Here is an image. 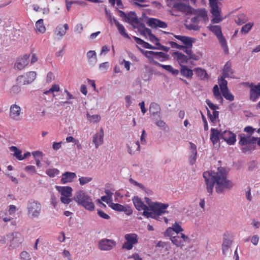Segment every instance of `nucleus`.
<instances>
[{
  "label": "nucleus",
  "instance_id": "f257e3e1",
  "mask_svg": "<svg viewBox=\"0 0 260 260\" xmlns=\"http://www.w3.org/2000/svg\"><path fill=\"white\" fill-rule=\"evenodd\" d=\"M209 195L212 194L215 186L217 193H224L233 187V183L227 178L228 173L224 168H218L216 171L204 172L203 174Z\"/></svg>",
  "mask_w": 260,
  "mask_h": 260
},
{
  "label": "nucleus",
  "instance_id": "f03ea898",
  "mask_svg": "<svg viewBox=\"0 0 260 260\" xmlns=\"http://www.w3.org/2000/svg\"><path fill=\"white\" fill-rule=\"evenodd\" d=\"M74 200L86 210L93 211L94 209V205L91 198L83 190L77 191L74 197Z\"/></svg>",
  "mask_w": 260,
  "mask_h": 260
},
{
  "label": "nucleus",
  "instance_id": "7ed1b4c3",
  "mask_svg": "<svg viewBox=\"0 0 260 260\" xmlns=\"http://www.w3.org/2000/svg\"><path fill=\"white\" fill-rule=\"evenodd\" d=\"M26 211L30 219H38L42 212V205L39 201L31 199L27 203Z\"/></svg>",
  "mask_w": 260,
  "mask_h": 260
},
{
  "label": "nucleus",
  "instance_id": "20e7f679",
  "mask_svg": "<svg viewBox=\"0 0 260 260\" xmlns=\"http://www.w3.org/2000/svg\"><path fill=\"white\" fill-rule=\"evenodd\" d=\"M221 0H209V5L211 7L210 12L212 15L213 18L211 20L212 23H218L222 19L221 18Z\"/></svg>",
  "mask_w": 260,
  "mask_h": 260
},
{
  "label": "nucleus",
  "instance_id": "39448f33",
  "mask_svg": "<svg viewBox=\"0 0 260 260\" xmlns=\"http://www.w3.org/2000/svg\"><path fill=\"white\" fill-rule=\"evenodd\" d=\"M9 242V247L11 249H15L18 247L23 242V238L22 235L19 232H13L7 235Z\"/></svg>",
  "mask_w": 260,
  "mask_h": 260
},
{
  "label": "nucleus",
  "instance_id": "423d86ee",
  "mask_svg": "<svg viewBox=\"0 0 260 260\" xmlns=\"http://www.w3.org/2000/svg\"><path fill=\"white\" fill-rule=\"evenodd\" d=\"M168 207V204H164L160 202H155L154 204L151 206L150 210L155 213L156 220H160L159 216L167 213L166 209Z\"/></svg>",
  "mask_w": 260,
  "mask_h": 260
},
{
  "label": "nucleus",
  "instance_id": "0eeeda50",
  "mask_svg": "<svg viewBox=\"0 0 260 260\" xmlns=\"http://www.w3.org/2000/svg\"><path fill=\"white\" fill-rule=\"evenodd\" d=\"M172 9L175 11L181 12L186 15L192 14L194 11V9L189 4L186 5L182 3H174Z\"/></svg>",
  "mask_w": 260,
  "mask_h": 260
},
{
  "label": "nucleus",
  "instance_id": "6e6552de",
  "mask_svg": "<svg viewBox=\"0 0 260 260\" xmlns=\"http://www.w3.org/2000/svg\"><path fill=\"white\" fill-rule=\"evenodd\" d=\"M116 242L113 240L104 239L99 241L98 248L101 250H110L115 246Z\"/></svg>",
  "mask_w": 260,
  "mask_h": 260
},
{
  "label": "nucleus",
  "instance_id": "1a4fd4ad",
  "mask_svg": "<svg viewBox=\"0 0 260 260\" xmlns=\"http://www.w3.org/2000/svg\"><path fill=\"white\" fill-rule=\"evenodd\" d=\"M240 138L239 144L241 146L246 145L249 144H254L258 141V138L251 137L250 135L240 134L239 135Z\"/></svg>",
  "mask_w": 260,
  "mask_h": 260
},
{
  "label": "nucleus",
  "instance_id": "9d476101",
  "mask_svg": "<svg viewBox=\"0 0 260 260\" xmlns=\"http://www.w3.org/2000/svg\"><path fill=\"white\" fill-rule=\"evenodd\" d=\"M221 139L224 140L229 145H233L236 141V135L229 131L221 132Z\"/></svg>",
  "mask_w": 260,
  "mask_h": 260
},
{
  "label": "nucleus",
  "instance_id": "9b49d317",
  "mask_svg": "<svg viewBox=\"0 0 260 260\" xmlns=\"http://www.w3.org/2000/svg\"><path fill=\"white\" fill-rule=\"evenodd\" d=\"M29 54H25L22 57H18L15 64V68L19 70L23 69L29 61Z\"/></svg>",
  "mask_w": 260,
  "mask_h": 260
},
{
  "label": "nucleus",
  "instance_id": "f8f14e48",
  "mask_svg": "<svg viewBox=\"0 0 260 260\" xmlns=\"http://www.w3.org/2000/svg\"><path fill=\"white\" fill-rule=\"evenodd\" d=\"M69 25L67 23L63 25L59 24L54 30V35L58 40L61 39L66 34L69 29Z\"/></svg>",
  "mask_w": 260,
  "mask_h": 260
},
{
  "label": "nucleus",
  "instance_id": "ddd939ff",
  "mask_svg": "<svg viewBox=\"0 0 260 260\" xmlns=\"http://www.w3.org/2000/svg\"><path fill=\"white\" fill-rule=\"evenodd\" d=\"M172 242L177 247H182L184 243L188 240V237L183 234H181V236H179L177 234L176 236L170 237Z\"/></svg>",
  "mask_w": 260,
  "mask_h": 260
},
{
  "label": "nucleus",
  "instance_id": "4468645a",
  "mask_svg": "<svg viewBox=\"0 0 260 260\" xmlns=\"http://www.w3.org/2000/svg\"><path fill=\"white\" fill-rule=\"evenodd\" d=\"M21 108L16 104L11 106L10 108V117L14 120H20L19 116L21 114Z\"/></svg>",
  "mask_w": 260,
  "mask_h": 260
},
{
  "label": "nucleus",
  "instance_id": "2eb2a0df",
  "mask_svg": "<svg viewBox=\"0 0 260 260\" xmlns=\"http://www.w3.org/2000/svg\"><path fill=\"white\" fill-rule=\"evenodd\" d=\"M172 56L174 59L177 61L179 65L182 67L183 64L186 63L190 58L187 56L179 51H176L173 53Z\"/></svg>",
  "mask_w": 260,
  "mask_h": 260
},
{
  "label": "nucleus",
  "instance_id": "dca6fc26",
  "mask_svg": "<svg viewBox=\"0 0 260 260\" xmlns=\"http://www.w3.org/2000/svg\"><path fill=\"white\" fill-rule=\"evenodd\" d=\"M125 21L129 23L134 27H138V25L139 24V20L136 13L133 11L127 14L126 19Z\"/></svg>",
  "mask_w": 260,
  "mask_h": 260
},
{
  "label": "nucleus",
  "instance_id": "f3484780",
  "mask_svg": "<svg viewBox=\"0 0 260 260\" xmlns=\"http://www.w3.org/2000/svg\"><path fill=\"white\" fill-rule=\"evenodd\" d=\"M147 24L149 26L154 28L160 27L165 28L167 27V24L166 22L152 18L148 20Z\"/></svg>",
  "mask_w": 260,
  "mask_h": 260
},
{
  "label": "nucleus",
  "instance_id": "a211bd4d",
  "mask_svg": "<svg viewBox=\"0 0 260 260\" xmlns=\"http://www.w3.org/2000/svg\"><path fill=\"white\" fill-rule=\"evenodd\" d=\"M103 138L104 131L103 128H101L100 132L95 134L93 137L92 142L95 144L96 148H98L100 145L103 143Z\"/></svg>",
  "mask_w": 260,
  "mask_h": 260
},
{
  "label": "nucleus",
  "instance_id": "6ab92c4d",
  "mask_svg": "<svg viewBox=\"0 0 260 260\" xmlns=\"http://www.w3.org/2000/svg\"><path fill=\"white\" fill-rule=\"evenodd\" d=\"M76 177V173L73 172H66L62 174V178L61 179V182L63 184L71 182Z\"/></svg>",
  "mask_w": 260,
  "mask_h": 260
},
{
  "label": "nucleus",
  "instance_id": "aec40b11",
  "mask_svg": "<svg viewBox=\"0 0 260 260\" xmlns=\"http://www.w3.org/2000/svg\"><path fill=\"white\" fill-rule=\"evenodd\" d=\"M132 200L136 208L138 210L142 211L143 209H148V206L145 205L141 199L138 196H135Z\"/></svg>",
  "mask_w": 260,
  "mask_h": 260
},
{
  "label": "nucleus",
  "instance_id": "412c9836",
  "mask_svg": "<svg viewBox=\"0 0 260 260\" xmlns=\"http://www.w3.org/2000/svg\"><path fill=\"white\" fill-rule=\"evenodd\" d=\"M56 189L60 193L61 197H71L72 188L70 186H56Z\"/></svg>",
  "mask_w": 260,
  "mask_h": 260
},
{
  "label": "nucleus",
  "instance_id": "4be33fe9",
  "mask_svg": "<svg viewBox=\"0 0 260 260\" xmlns=\"http://www.w3.org/2000/svg\"><path fill=\"white\" fill-rule=\"evenodd\" d=\"M260 96V83L258 85L254 86L250 89V99L252 101H256V100Z\"/></svg>",
  "mask_w": 260,
  "mask_h": 260
},
{
  "label": "nucleus",
  "instance_id": "5701e85b",
  "mask_svg": "<svg viewBox=\"0 0 260 260\" xmlns=\"http://www.w3.org/2000/svg\"><path fill=\"white\" fill-rule=\"evenodd\" d=\"M232 243V240L227 237L225 235L223 236V241L222 244V250L223 254L225 255L229 251Z\"/></svg>",
  "mask_w": 260,
  "mask_h": 260
},
{
  "label": "nucleus",
  "instance_id": "b1692460",
  "mask_svg": "<svg viewBox=\"0 0 260 260\" xmlns=\"http://www.w3.org/2000/svg\"><path fill=\"white\" fill-rule=\"evenodd\" d=\"M233 74V71L232 69V64L230 61H228L222 71V76L223 78H228L231 77V75Z\"/></svg>",
  "mask_w": 260,
  "mask_h": 260
},
{
  "label": "nucleus",
  "instance_id": "393cba45",
  "mask_svg": "<svg viewBox=\"0 0 260 260\" xmlns=\"http://www.w3.org/2000/svg\"><path fill=\"white\" fill-rule=\"evenodd\" d=\"M160 106L156 103H151L149 107V112L153 116L158 115L159 117H160Z\"/></svg>",
  "mask_w": 260,
  "mask_h": 260
},
{
  "label": "nucleus",
  "instance_id": "a878e982",
  "mask_svg": "<svg viewBox=\"0 0 260 260\" xmlns=\"http://www.w3.org/2000/svg\"><path fill=\"white\" fill-rule=\"evenodd\" d=\"M210 139L214 145L218 142L219 139H221V132L215 128H211Z\"/></svg>",
  "mask_w": 260,
  "mask_h": 260
},
{
  "label": "nucleus",
  "instance_id": "bb28decb",
  "mask_svg": "<svg viewBox=\"0 0 260 260\" xmlns=\"http://www.w3.org/2000/svg\"><path fill=\"white\" fill-rule=\"evenodd\" d=\"M192 14L196 15L199 19L204 21H206L208 19L207 12L205 9H194Z\"/></svg>",
  "mask_w": 260,
  "mask_h": 260
},
{
  "label": "nucleus",
  "instance_id": "cd10ccee",
  "mask_svg": "<svg viewBox=\"0 0 260 260\" xmlns=\"http://www.w3.org/2000/svg\"><path fill=\"white\" fill-rule=\"evenodd\" d=\"M192 47H189L188 46H181L180 50H182L184 52L186 53L188 55V57L194 60H198L199 59V56L193 53L191 50Z\"/></svg>",
  "mask_w": 260,
  "mask_h": 260
},
{
  "label": "nucleus",
  "instance_id": "c85d7f7f",
  "mask_svg": "<svg viewBox=\"0 0 260 260\" xmlns=\"http://www.w3.org/2000/svg\"><path fill=\"white\" fill-rule=\"evenodd\" d=\"M113 22L116 26L119 34L123 37L130 39L129 36L125 31L124 27L122 24H121L116 19H113Z\"/></svg>",
  "mask_w": 260,
  "mask_h": 260
},
{
  "label": "nucleus",
  "instance_id": "c756f323",
  "mask_svg": "<svg viewBox=\"0 0 260 260\" xmlns=\"http://www.w3.org/2000/svg\"><path fill=\"white\" fill-rule=\"evenodd\" d=\"M181 67V74L186 78L191 79L193 76V71L189 69L186 66H182Z\"/></svg>",
  "mask_w": 260,
  "mask_h": 260
},
{
  "label": "nucleus",
  "instance_id": "7c9ffc66",
  "mask_svg": "<svg viewBox=\"0 0 260 260\" xmlns=\"http://www.w3.org/2000/svg\"><path fill=\"white\" fill-rule=\"evenodd\" d=\"M87 57L90 64L94 66L96 61V54L95 51L90 50L87 53Z\"/></svg>",
  "mask_w": 260,
  "mask_h": 260
},
{
  "label": "nucleus",
  "instance_id": "2f4dec72",
  "mask_svg": "<svg viewBox=\"0 0 260 260\" xmlns=\"http://www.w3.org/2000/svg\"><path fill=\"white\" fill-rule=\"evenodd\" d=\"M197 76L202 80L208 79V76L206 71L204 69L200 68H195L193 70Z\"/></svg>",
  "mask_w": 260,
  "mask_h": 260
},
{
  "label": "nucleus",
  "instance_id": "473e14b6",
  "mask_svg": "<svg viewBox=\"0 0 260 260\" xmlns=\"http://www.w3.org/2000/svg\"><path fill=\"white\" fill-rule=\"evenodd\" d=\"M124 238L126 241L132 244H135L138 243V237L135 234H127L124 236Z\"/></svg>",
  "mask_w": 260,
  "mask_h": 260
},
{
  "label": "nucleus",
  "instance_id": "72a5a7b5",
  "mask_svg": "<svg viewBox=\"0 0 260 260\" xmlns=\"http://www.w3.org/2000/svg\"><path fill=\"white\" fill-rule=\"evenodd\" d=\"M158 65L162 68L166 70L168 72L171 73L173 75H177L179 74V71L178 70L174 69L170 65H164L160 64L159 63L156 62Z\"/></svg>",
  "mask_w": 260,
  "mask_h": 260
},
{
  "label": "nucleus",
  "instance_id": "f704fd0d",
  "mask_svg": "<svg viewBox=\"0 0 260 260\" xmlns=\"http://www.w3.org/2000/svg\"><path fill=\"white\" fill-rule=\"evenodd\" d=\"M36 77L35 72H29L26 74V79L24 81V84H28L35 80Z\"/></svg>",
  "mask_w": 260,
  "mask_h": 260
},
{
  "label": "nucleus",
  "instance_id": "c9c22d12",
  "mask_svg": "<svg viewBox=\"0 0 260 260\" xmlns=\"http://www.w3.org/2000/svg\"><path fill=\"white\" fill-rule=\"evenodd\" d=\"M36 30L40 32L44 33L46 30L45 26L44 24V20L42 19L38 20L36 23Z\"/></svg>",
  "mask_w": 260,
  "mask_h": 260
},
{
  "label": "nucleus",
  "instance_id": "e433bc0d",
  "mask_svg": "<svg viewBox=\"0 0 260 260\" xmlns=\"http://www.w3.org/2000/svg\"><path fill=\"white\" fill-rule=\"evenodd\" d=\"M208 28L216 36L217 38L222 35L221 27L218 25H210L208 26Z\"/></svg>",
  "mask_w": 260,
  "mask_h": 260
},
{
  "label": "nucleus",
  "instance_id": "4c0bfd02",
  "mask_svg": "<svg viewBox=\"0 0 260 260\" xmlns=\"http://www.w3.org/2000/svg\"><path fill=\"white\" fill-rule=\"evenodd\" d=\"M10 150L12 152H14V156H15L19 160H23L22 155H21V151L19 150L15 146H11L10 148Z\"/></svg>",
  "mask_w": 260,
  "mask_h": 260
},
{
  "label": "nucleus",
  "instance_id": "58836bf2",
  "mask_svg": "<svg viewBox=\"0 0 260 260\" xmlns=\"http://www.w3.org/2000/svg\"><path fill=\"white\" fill-rule=\"evenodd\" d=\"M208 116L209 117L211 121L213 123H215L216 121V119L218 117L219 112L216 111V110H213V113L211 114L210 112V111L207 108Z\"/></svg>",
  "mask_w": 260,
  "mask_h": 260
},
{
  "label": "nucleus",
  "instance_id": "ea45409f",
  "mask_svg": "<svg viewBox=\"0 0 260 260\" xmlns=\"http://www.w3.org/2000/svg\"><path fill=\"white\" fill-rule=\"evenodd\" d=\"M142 215L147 218H151L156 219L155 214L153 211H149L150 208L148 207V209H143Z\"/></svg>",
  "mask_w": 260,
  "mask_h": 260
},
{
  "label": "nucleus",
  "instance_id": "a19ab883",
  "mask_svg": "<svg viewBox=\"0 0 260 260\" xmlns=\"http://www.w3.org/2000/svg\"><path fill=\"white\" fill-rule=\"evenodd\" d=\"M247 19L246 16L243 14L237 16L235 19V22L238 25H241L247 21Z\"/></svg>",
  "mask_w": 260,
  "mask_h": 260
},
{
  "label": "nucleus",
  "instance_id": "79ce46f5",
  "mask_svg": "<svg viewBox=\"0 0 260 260\" xmlns=\"http://www.w3.org/2000/svg\"><path fill=\"white\" fill-rule=\"evenodd\" d=\"M225 78H223V76H221L220 78H218L219 84L221 91L228 89L227 86L228 82L225 80Z\"/></svg>",
  "mask_w": 260,
  "mask_h": 260
},
{
  "label": "nucleus",
  "instance_id": "37998d69",
  "mask_svg": "<svg viewBox=\"0 0 260 260\" xmlns=\"http://www.w3.org/2000/svg\"><path fill=\"white\" fill-rule=\"evenodd\" d=\"M253 26V23H248L244 25L241 29V32L243 34H246L249 32Z\"/></svg>",
  "mask_w": 260,
  "mask_h": 260
},
{
  "label": "nucleus",
  "instance_id": "c03bdc74",
  "mask_svg": "<svg viewBox=\"0 0 260 260\" xmlns=\"http://www.w3.org/2000/svg\"><path fill=\"white\" fill-rule=\"evenodd\" d=\"M221 91L222 92V95L225 99L230 101H233L234 100V96L232 93H231L229 92L228 89L222 90Z\"/></svg>",
  "mask_w": 260,
  "mask_h": 260
},
{
  "label": "nucleus",
  "instance_id": "a18cd8bd",
  "mask_svg": "<svg viewBox=\"0 0 260 260\" xmlns=\"http://www.w3.org/2000/svg\"><path fill=\"white\" fill-rule=\"evenodd\" d=\"M213 92L214 96L216 98V99L220 100L221 102L222 101L223 99L221 95L219 90V88L217 85H214L213 87Z\"/></svg>",
  "mask_w": 260,
  "mask_h": 260
},
{
  "label": "nucleus",
  "instance_id": "49530a36",
  "mask_svg": "<svg viewBox=\"0 0 260 260\" xmlns=\"http://www.w3.org/2000/svg\"><path fill=\"white\" fill-rule=\"evenodd\" d=\"M193 40L194 39L185 36L184 37V39L183 40H182V42L185 45H183V46H188L189 47H192Z\"/></svg>",
  "mask_w": 260,
  "mask_h": 260
},
{
  "label": "nucleus",
  "instance_id": "de8ad7c7",
  "mask_svg": "<svg viewBox=\"0 0 260 260\" xmlns=\"http://www.w3.org/2000/svg\"><path fill=\"white\" fill-rule=\"evenodd\" d=\"M87 118L88 120L93 121L94 122H99L101 119V117L100 115L95 114L93 115H90L88 112L86 113Z\"/></svg>",
  "mask_w": 260,
  "mask_h": 260
},
{
  "label": "nucleus",
  "instance_id": "09e8293b",
  "mask_svg": "<svg viewBox=\"0 0 260 260\" xmlns=\"http://www.w3.org/2000/svg\"><path fill=\"white\" fill-rule=\"evenodd\" d=\"M59 170L57 169H48L46 174L50 177H54L59 174Z\"/></svg>",
  "mask_w": 260,
  "mask_h": 260
},
{
  "label": "nucleus",
  "instance_id": "8fccbe9b",
  "mask_svg": "<svg viewBox=\"0 0 260 260\" xmlns=\"http://www.w3.org/2000/svg\"><path fill=\"white\" fill-rule=\"evenodd\" d=\"M110 207L113 210L119 212H121V210H122V209H123V205L117 203L115 204L113 203H111L110 205Z\"/></svg>",
  "mask_w": 260,
  "mask_h": 260
},
{
  "label": "nucleus",
  "instance_id": "3c124183",
  "mask_svg": "<svg viewBox=\"0 0 260 260\" xmlns=\"http://www.w3.org/2000/svg\"><path fill=\"white\" fill-rule=\"evenodd\" d=\"M154 58L158 59H160L161 58L168 59L169 58V55L162 52H156Z\"/></svg>",
  "mask_w": 260,
  "mask_h": 260
},
{
  "label": "nucleus",
  "instance_id": "603ef678",
  "mask_svg": "<svg viewBox=\"0 0 260 260\" xmlns=\"http://www.w3.org/2000/svg\"><path fill=\"white\" fill-rule=\"evenodd\" d=\"M20 258L21 260H30L31 256L28 252L23 251L20 254Z\"/></svg>",
  "mask_w": 260,
  "mask_h": 260
},
{
  "label": "nucleus",
  "instance_id": "864d4df0",
  "mask_svg": "<svg viewBox=\"0 0 260 260\" xmlns=\"http://www.w3.org/2000/svg\"><path fill=\"white\" fill-rule=\"evenodd\" d=\"M92 178L89 177H82L79 178V182L80 184L81 185H83L92 180Z\"/></svg>",
  "mask_w": 260,
  "mask_h": 260
},
{
  "label": "nucleus",
  "instance_id": "5fc2aeb1",
  "mask_svg": "<svg viewBox=\"0 0 260 260\" xmlns=\"http://www.w3.org/2000/svg\"><path fill=\"white\" fill-rule=\"evenodd\" d=\"M104 10L105 12V15H106V17L108 18V19L109 20V22L111 24H113V19H115V18L114 17L113 18L112 17V15H111L110 11L108 10L106 6L104 8Z\"/></svg>",
  "mask_w": 260,
  "mask_h": 260
},
{
  "label": "nucleus",
  "instance_id": "6e6d98bb",
  "mask_svg": "<svg viewBox=\"0 0 260 260\" xmlns=\"http://www.w3.org/2000/svg\"><path fill=\"white\" fill-rule=\"evenodd\" d=\"M172 229H173V232H175L177 234H178L179 232L183 231V229L181 226L177 223L175 222L172 225Z\"/></svg>",
  "mask_w": 260,
  "mask_h": 260
},
{
  "label": "nucleus",
  "instance_id": "4d7b16f0",
  "mask_svg": "<svg viewBox=\"0 0 260 260\" xmlns=\"http://www.w3.org/2000/svg\"><path fill=\"white\" fill-rule=\"evenodd\" d=\"M185 27L186 29L188 30H198L200 29V27L198 25L194 23H192L189 24H186Z\"/></svg>",
  "mask_w": 260,
  "mask_h": 260
},
{
  "label": "nucleus",
  "instance_id": "13d9d810",
  "mask_svg": "<svg viewBox=\"0 0 260 260\" xmlns=\"http://www.w3.org/2000/svg\"><path fill=\"white\" fill-rule=\"evenodd\" d=\"M129 181L131 183L133 184L134 185L138 186L140 188L146 191V187L142 183H139V182L136 181L132 178H129Z\"/></svg>",
  "mask_w": 260,
  "mask_h": 260
},
{
  "label": "nucleus",
  "instance_id": "bf43d9fd",
  "mask_svg": "<svg viewBox=\"0 0 260 260\" xmlns=\"http://www.w3.org/2000/svg\"><path fill=\"white\" fill-rule=\"evenodd\" d=\"M197 153V151L191 152V154L189 157V162L191 165H193L196 161Z\"/></svg>",
  "mask_w": 260,
  "mask_h": 260
},
{
  "label": "nucleus",
  "instance_id": "052dcab7",
  "mask_svg": "<svg viewBox=\"0 0 260 260\" xmlns=\"http://www.w3.org/2000/svg\"><path fill=\"white\" fill-rule=\"evenodd\" d=\"M70 197H61L60 201L62 203L68 204L73 200H74V198L70 199Z\"/></svg>",
  "mask_w": 260,
  "mask_h": 260
},
{
  "label": "nucleus",
  "instance_id": "680f3d73",
  "mask_svg": "<svg viewBox=\"0 0 260 260\" xmlns=\"http://www.w3.org/2000/svg\"><path fill=\"white\" fill-rule=\"evenodd\" d=\"M206 103L209 107V108L212 110H216L219 108L218 106L213 104L209 100L207 99L206 100Z\"/></svg>",
  "mask_w": 260,
  "mask_h": 260
},
{
  "label": "nucleus",
  "instance_id": "e2e57ef3",
  "mask_svg": "<svg viewBox=\"0 0 260 260\" xmlns=\"http://www.w3.org/2000/svg\"><path fill=\"white\" fill-rule=\"evenodd\" d=\"M108 62H105L100 64L99 69L104 72H106L109 68Z\"/></svg>",
  "mask_w": 260,
  "mask_h": 260
},
{
  "label": "nucleus",
  "instance_id": "0e129e2a",
  "mask_svg": "<svg viewBox=\"0 0 260 260\" xmlns=\"http://www.w3.org/2000/svg\"><path fill=\"white\" fill-rule=\"evenodd\" d=\"M98 214L99 216L104 219H109L110 218V216L101 210H98Z\"/></svg>",
  "mask_w": 260,
  "mask_h": 260
},
{
  "label": "nucleus",
  "instance_id": "69168bd1",
  "mask_svg": "<svg viewBox=\"0 0 260 260\" xmlns=\"http://www.w3.org/2000/svg\"><path fill=\"white\" fill-rule=\"evenodd\" d=\"M144 53L147 57L151 58L152 57H155L156 52L146 51Z\"/></svg>",
  "mask_w": 260,
  "mask_h": 260
},
{
  "label": "nucleus",
  "instance_id": "338daca9",
  "mask_svg": "<svg viewBox=\"0 0 260 260\" xmlns=\"http://www.w3.org/2000/svg\"><path fill=\"white\" fill-rule=\"evenodd\" d=\"M133 244L128 242L127 241H126L123 243L122 248L123 249H126L127 250H131L133 248Z\"/></svg>",
  "mask_w": 260,
  "mask_h": 260
},
{
  "label": "nucleus",
  "instance_id": "774afa93",
  "mask_svg": "<svg viewBox=\"0 0 260 260\" xmlns=\"http://www.w3.org/2000/svg\"><path fill=\"white\" fill-rule=\"evenodd\" d=\"M217 38L221 46L227 45L226 41L222 35L217 37Z\"/></svg>",
  "mask_w": 260,
  "mask_h": 260
}]
</instances>
